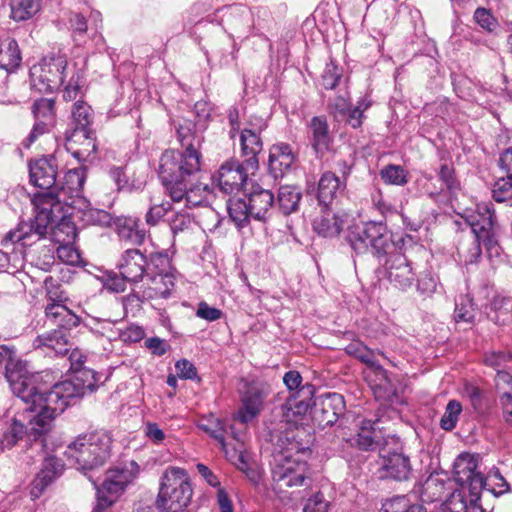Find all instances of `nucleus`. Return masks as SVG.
<instances>
[{
	"mask_svg": "<svg viewBox=\"0 0 512 512\" xmlns=\"http://www.w3.org/2000/svg\"><path fill=\"white\" fill-rule=\"evenodd\" d=\"M213 105L210 101L199 100L194 104V118L170 120L174 126L181 149L165 150L159 160L158 178L174 202L186 198L195 189L197 174L201 171L204 132L212 120Z\"/></svg>",
	"mask_w": 512,
	"mask_h": 512,
	"instance_id": "1",
	"label": "nucleus"
},
{
	"mask_svg": "<svg viewBox=\"0 0 512 512\" xmlns=\"http://www.w3.org/2000/svg\"><path fill=\"white\" fill-rule=\"evenodd\" d=\"M21 402L24 407L21 412L15 414L9 428L3 433L0 447L2 450H10L20 440L26 438L32 449L44 451L47 447V437L54 426L53 410L38 397Z\"/></svg>",
	"mask_w": 512,
	"mask_h": 512,
	"instance_id": "2",
	"label": "nucleus"
},
{
	"mask_svg": "<svg viewBox=\"0 0 512 512\" xmlns=\"http://www.w3.org/2000/svg\"><path fill=\"white\" fill-rule=\"evenodd\" d=\"M32 203L35 216L29 222H19L17 227L10 230L1 240L3 247L13 245L12 253H21L22 256L26 255V247L49 240L45 237L47 229L57 222L58 216L54 212L60 208L61 200L54 191H41L33 195Z\"/></svg>",
	"mask_w": 512,
	"mask_h": 512,
	"instance_id": "3",
	"label": "nucleus"
},
{
	"mask_svg": "<svg viewBox=\"0 0 512 512\" xmlns=\"http://www.w3.org/2000/svg\"><path fill=\"white\" fill-rule=\"evenodd\" d=\"M39 374H49L50 379H46L47 383L36 385L35 397L42 400L48 408L50 407L55 417L87 393L96 391L98 387L97 373L83 366L75 368L69 379L60 382L55 381L51 371L45 370Z\"/></svg>",
	"mask_w": 512,
	"mask_h": 512,
	"instance_id": "4",
	"label": "nucleus"
},
{
	"mask_svg": "<svg viewBox=\"0 0 512 512\" xmlns=\"http://www.w3.org/2000/svg\"><path fill=\"white\" fill-rule=\"evenodd\" d=\"M315 393V385L304 384L302 389L281 405L282 414L288 418L290 411L297 416H303L310 411L311 419L318 428L335 425L346 410L344 397L336 392L320 395Z\"/></svg>",
	"mask_w": 512,
	"mask_h": 512,
	"instance_id": "5",
	"label": "nucleus"
},
{
	"mask_svg": "<svg viewBox=\"0 0 512 512\" xmlns=\"http://www.w3.org/2000/svg\"><path fill=\"white\" fill-rule=\"evenodd\" d=\"M112 439L102 431L79 435L65 451L68 460L73 461L92 483L96 485L93 472L102 467L111 456Z\"/></svg>",
	"mask_w": 512,
	"mask_h": 512,
	"instance_id": "6",
	"label": "nucleus"
},
{
	"mask_svg": "<svg viewBox=\"0 0 512 512\" xmlns=\"http://www.w3.org/2000/svg\"><path fill=\"white\" fill-rule=\"evenodd\" d=\"M5 365V377L13 394L20 401L35 397L36 385L47 383L49 374H39L30 369L29 363L18 358L13 346L0 345V368Z\"/></svg>",
	"mask_w": 512,
	"mask_h": 512,
	"instance_id": "7",
	"label": "nucleus"
},
{
	"mask_svg": "<svg viewBox=\"0 0 512 512\" xmlns=\"http://www.w3.org/2000/svg\"><path fill=\"white\" fill-rule=\"evenodd\" d=\"M377 475L382 481L396 483L409 482L414 477L411 458L399 436L393 434L383 438L379 449Z\"/></svg>",
	"mask_w": 512,
	"mask_h": 512,
	"instance_id": "8",
	"label": "nucleus"
},
{
	"mask_svg": "<svg viewBox=\"0 0 512 512\" xmlns=\"http://www.w3.org/2000/svg\"><path fill=\"white\" fill-rule=\"evenodd\" d=\"M474 234L477 251L473 256H501L503 249L496 231L497 217L492 203H481L461 216Z\"/></svg>",
	"mask_w": 512,
	"mask_h": 512,
	"instance_id": "9",
	"label": "nucleus"
},
{
	"mask_svg": "<svg viewBox=\"0 0 512 512\" xmlns=\"http://www.w3.org/2000/svg\"><path fill=\"white\" fill-rule=\"evenodd\" d=\"M193 495L186 471L178 467L168 468L161 477L155 506L159 512H182Z\"/></svg>",
	"mask_w": 512,
	"mask_h": 512,
	"instance_id": "10",
	"label": "nucleus"
},
{
	"mask_svg": "<svg viewBox=\"0 0 512 512\" xmlns=\"http://www.w3.org/2000/svg\"><path fill=\"white\" fill-rule=\"evenodd\" d=\"M345 239L356 254L387 255L389 231L384 221H367L350 225Z\"/></svg>",
	"mask_w": 512,
	"mask_h": 512,
	"instance_id": "11",
	"label": "nucleus"
},
{
	"mask_svg": "<svg viewBox=\"0 0 512 512\" xmlns=\"http://www.w3.org/2000/svg\"><path fill=\"white\" fill-rule=\"evenodd\" d=\"M479 454L461 453L453 463V479L463 491H468L469 504L481 507L483 474L478 469Z\"/></svg>",
	"mask_w": 512,
	"mask_h": 512,
	"instance_id": "12",
	"label": "nucleus"
},
{
	"mask_svg": "<svg viewBox=\"0 0 512 512\" xmlns=\"http://www.w3.org/2000/svg\"><path fill=\"white\" fill-rule=\"evenodd\" d=\"M299 163L298 149L284 141L272 144L268 150L267 172L275 182L297 169Z\"/></svg>",
	"mask_w": 512,
	"mask_h": 512,
	"instance_id": "13",
	"label": "nucleus"
},
{
	"mask_svg": "<svg viewBox=\"0 0 512 512\" xmlns=\"http://www.w3.org/2000/svg\"><path fill=\"white\" fill-rule=\"evenodd\" d=\"M52 238L48 240L49 244H43L47 248V253L56 256H81L80 250L75 246L78 235L75 223L70 217L61 216L56 225L52 227Z\"/></svg>",
	"mask_w": 512,
	"mask_h": 512,
	"instance_id": "14",
	"label": "nucleus"
},
{
	"mask_svg": "<svg viewBox=\"0 0 512 512\" xmlns=\"http://www.w3.org/2000/svg\"><path fill=\"white\" fill-rule=\"evenodd\" d=\"M72 121L64 132V139L69 144L77 143L81 139L94 140L97 138L94 124V111L85 101L78 100L73 104Z\"/></svg>",
	"mask_w": 512,
	"mask_h": 512,
	"instance_id": "15",
	"label": "nucleus"
},
{
	"mask_svg": "<svg viewBox=\"0 0 512 512\" xmlns=\"http://www.w3.org/2000/svg\"><path fill=\"white\" fill-rule=\"evenodd\" d=\"M251 170L246 167V162L230 159L224 162L217 174L212 176V181L217 182L219 189L226 194L246 191L245 186Z\"/></svg>",
	"mask_w": 512,
	"mask_h": 512,
	"instance_id": "16",
	"label": "nucleus"
},
{
	"mask_svg": "<svg viewBox=\"0 0 512 512\" xmlns=\"http://www.w3.org/2000/svg\"><path fill=\"white\" fill-rule=\"evenodd\" d=\"M346 189L345 181L331 171L324 172L319 181L307 182L306 197L315 198L322 210H327L339 194Z\"/></svg>",
	"mask_w": 512,
	"mask_h": 512,
	"instance_id": "17",
	"label": "nucleus"
},
{
	"mask_svg": "<svg viewBox=\"0 0 512 512\" xmlns=\"http://www.w3.org/2000/svg\"><path fill=\"white\" fill-rule=\"evenodd\" d=\"M30 183L43 191H54L58 186V163L54 154L43 155L28 162Z\"/></svg>",
	"mask_w": 512,
	"mask_h": 512,
	"instance_id": "18",
	"label": "nucleus"
},
{
	"mask_svg": "<svg viewBox=\"0 0 512 512\" xmlns=\"http://www.w3.org/2000/svg\"><path fill=\"white\" fill-rule=\"evenodd\" d=\"M270 394V386L266 383L250 385L241 397L242 406L237 413V419L247 424L255 419L263 410L264 402Z\"/></svg>",
	"mask_w": 512,
	"mask_h": 512,
	"instance_id": "19",
	"label": "nucleus"
},
{
	"mask_svg": "<svg viewBox=\"0 0 512 512\" xmlns=\"http://www.w3.org/2000/svg\"><path fill=\"white\" fill-rule=\"evenodd\" d=\"M42 452L44 457L41 469L31 482L30 496L33 500L38 499L63 474L65 467L60 458L46 453V448Z\"/></svg>",
	"mask_w": 512,
	"mask_h": 512,
	"instance_id": "20",
	"label": "nucleus"
},
{
	"mask_svg": "<svg viewBox=\"0 0 512 512\" xmlns=\"http://www.w3.org/2000/svg\"><path fill=\"white\" fill-rule=\"evenodd\" d=\"M377 272L401 290L411 287L415 279L412 263L408 258H384L382 268H378Z\"/></svg>",
	"mask_w": 512,
	"mask_h": 512,
	"instance_id": "21",
	"label": "nucleus"
},
{
	"mask_svg": "<svg viewBox=\"0 0 512 512\" xmlns=\"http://www.w3.org/2000/svg\"><path fill=\"white\" fill-rule=\"evenodd\" d=\"M224 9L226 10L224 14L225 21L232 30L244 37L255 35V12L251 8L244 4H233Z\"/></svg>",
	"mask_w": 512,
	"mask_h": 512,
	"instance_id": "22",
	"label": "nucleus"
},
{
	"mask_svg": "<svg viewBox=\"0 0 512 512\" xmlns=\"http://www.w3.org/2000/svg\"><path fill=\"white\" fill-rule=\"evenodd\" d=\"M22 56L18 42L7 38L0 43V89L6 87L9 75L21 65Z\"/></svg>",
	"mask_w": 512,
	"mask_h": 512,
	"instance_id": "23",
	"label": "nucleus"
},
{
	"mask_svg": "<svg viewBox=\"0 0 512 512\" xmlns=\"http://www.w3.org/2000/svg\"><path fill=\"white\" fill-rule=\"evenodd\" d=\"M307 462L296 460L288 461L286 465L277 466L272 471L273 480L281 482L285 487H300L308 479Z\"/></svg>",
	"mask_w": 512,
	"mask_h": 512,
	"instance_id": "24",
	"label": "nucleus"
},
{
	"mask_svg": "<svg viewBox=\"0 0 512 512\" xmlns=\"http://www.w3.org/2000/svg\"><path fill=\"white\" fill-rule=\"evenodd\" d=\"M246 199L252 219L259 222H266L272 215L274 206V195L270 190L257 187L249 194Z\"/></svg>",
	"mask_w": 512,
	"mask_h": 512,
	"instance_id": "25",
	"label": "nucleus"
},
{
	"mask_svg": "<svg viewBox=\"0 0 512 512\" xmlns=\"http://www.w3.org/2000/svg\"><path fill=\"white\" fill-rule=\"evenodd\" d=\"M73 208L84 226L111 227L115 218L106 210L92 207L84 198L74 200Z\"/></svg>",
	"mask_w": 512,
	"mask_h": 512,
	"instance_id": "26",
	"label": "nucleus"
},
{
	"mask_svg": "<svg viewBox=\"0 0 512 512\" xmlns=\"http://www.w3.org/2000/svg\"><path fill=\"white\" fill-rule=\"evenodd\" d=\"M240 145L246 167L254 174L259 169L258 155L263 149L261 134L252 130L242 129L240 132Z\"/></svg>",
	"mask_w": 512,
	"mask_h": 512,
	"instance_id": "27",
	"label": "nucleus"
},
{
	"mask_svg": "<svg viewBox=\"0 0 512 512\" xmlns=\"http://www.w3.org/2000/svg\"><path fill=\"white\" fill-rule=\"evenodd\" d=\"M112 226L121 240L140 246L146 238V231L140 228V219L133 216L115 217Z\"/></svg>",
	"mask_w": 512,
	"mask_h": 512,
	"instance_id": "28",
	"label": "nucleus"
},
{
	"mask_svg": "<svg viewBox=\"0 0 512 512\" xmlns=\"http://www.w3.org/2000/svg\"><path fill=\"white\" fill-rule=\"evenodd\" d=\"M62 331L63 330L52 329L51 331L38 335L33 341V346L36 349H47L54 352L55 355H66L72 347L70 341L71 335H67Z\"/></svg>",
	"mask_w": 512,
	"mask_h": 512,
	"instance_id": "29",
	"label": "nucleus"
},
{
	"mask_svg": "<svg viewBox=\"0 0 512 512\" xmlns=\"http://www.w3.org/2000/svg\"><path fill=\"white\" fill-rule=\"evenodd\" d=\"M129 465L130 467H117L107 472V477L102 485L109 493L112 491L119 495L136 478L139 472L138 464L131 461Z\"/></svg>",
	"mask_w": 512,
	"mask_h": 512,
	"instance_id": "30",
	"label": "nucleus"
},
{
	"mask_svg": "<svg viewBox=\"0 0 512 512\" xmlns=\"http://www.w3.org/2000/svg\"><path fill=\"white\" fill-rule=\"evenodd\" d=\"M312 133L311 145L317 158H322L330 149L332 138L327 120L323 116H314L309 124Z\"/></svg>",
	"mask_w": 512,
	"mask_h": 512,
	"instance_id": "31",
	"label": "nucleus"
},
{
	"mask_svg": "<svg viewBox=\"0 0 512 512\" xmlns=\"http://www.w3.org/2000/svg\"><path fill=\"white\" fill-rule=\"evenodd\" d=\"M36 66L41 68L45 77L49 78L48 81L52 83V88L57 90L63 85L67 67V60L64 55L52 54L46 56Z\"/></svg>",
	"mask_w": 512,
	"mask_h": 512,
	"instance_id": "32",
	"label": "nucleus"
},
{
	"mask_svg": "<svg viewBox=\"0 0 512 512\" xmlns=\"http://www.w3.org/2000/svg\"><path fill=\"white\" fill-rule=\"evenodd\" d=\"M135 258H124L125 263L120 264V274L129 282L137 283L144 278L156 282V275L151 273L148 258H140V263L133 261Z\"/></svg>",
	"mask_w": 512,
	"mask_h": 512,
	"instance_id": "33",
	"label": "nucleus"
},
{
	"mask_svg": "<svg viewBox=\"0 0 512 512\" xmlns=\"http://www.w3.org/2000/svg\"><path fill=\"white\" fill-rule=\"evenodd\" d=\"M47 321L55 325L56 330H64L63 333L71 335V330L81 323V318L72 312L67 306H51L45 315Z\"/></svg>",
	"mask_w": 512,
	"mask_h": 512,
	"instance_id": "34",
	"label": "nucleus"
},
{
	"mask_svg": "<svg viewBox=\"0 0 512 512\" xmlns=\"http://www.w3.org/2000/svg\"><path fill=\"white\" fill-rule=\"evenodd\" d=\"M374 430L372 429V424L370 421L363 422L361 430L356 434L353 439L343 438L341 441V446L344 448L356 446L359 450L362 451H375L380 449L382 442L377 440L374 436Z\"/></svg>",
	"mask_w": 512,
	"mask_h": 512,
	"instance_id": "35",
	"label": "nucleus"
},
{
	"mask_svg": "<svg viewBox=\"0 0 512 512\" xmlns=\"http://www.w3.org/2000/svg\"><path fill=\"white\" fill-rule=\"evenodd\" d=\"M302 198L301 189L295 185L280 186L277 195L276 207L287 216L299 210V203Z\"/></svg>",
	"mask_w": 512,
	"mask_h": 512,
	"instance_id": "36",
	"label": "nucleus"
},
{
	"mask_svg": "<svg viewBox=\"0 0 512 512\" xmlns=\"http://www.w3.org/2000/svg\"><path fill=\"white\" fill-rule=\"evenodd\" d=\"M86 166L73 168L67 171L64 175V182L57 186L56 193L60 196L62 193L76 195L82 192L84 183L86 181Z\"/></svg>",
	"mask_w": 512,
	"mask_h": 512,
	"instance_id": "37",
	"label": "nucleus"
},
{
	"mask_svg": "<svg viewBox=\"0 0 512 512\" xmlns=\"http://www.w3.org/2000/svg\"><path fill=\"white\" fill-rule=\"evenodd\" d=\"M347 215H338V214H326L320 217H317L313 221V229L314 231L323 237H335L340 234L343 229L345 220L344 217Z\"/></svg>",
	"mask_w": 512,
	"mask_h": 512,
	"instance_id": "38",
	"label": "nucleus"
},
{
	"mask_svg": "<svg viewBox=\"0 0 512 512\" xmlns=\"http://www.w3.org/2000/svg\"><path fill=\"white\" fill-rule=\"evenodd\" d=\"M199 428L209 434L211 438L216 440L223 450L226 447V435L234 434L233 424L228 419L212 417L211 419L207 420V423L199 424Z\"/></svg>",
	"mask_w": 512,
	"mask_h": 512,
	"instance_id": "39",
	"label": "nucleus"
},
{
	"mask_svg": "<svg viewBox=\"0 0 512 512\" xmlns=\"http://www.w3.org/2000/svg\"><path fill=\"white\" fill-rule=\"evenodd\" d=\"M42 0H10V18L23 22L33 18L41 10Z\"/></svg>",
	"mask_w": 512,
	"mask_h": 512,
	"instance_id": "40",
	"label": "nucleus"
},
{
	"mask_svg": "<svg viewBox=\"0 0 512 512\" xmlns=\"http://www.w3.org/2000/svg\"><path fill=\"white\" fill-rule=\"evenodd\" d=\"M483 480L485 482L482 483L483 491L491 493L496 498L511 492V485L501 474L498 467L493 466L486 476L483 475Z\"/></svg>",
	"mask_w": 512,
	"mask_h": 512,
	"instance_id": "41",
	"label": "nucleus"
},
{
	"mask_svg": "<svg viewBox=\"0 0 512 512\" xmlns=\"http://www.w3.org/2000/svg\"><path fill=\"white\" fill-rule=\"evenodd\" d=\"M438 178L443 186L439 190L429 191L430 197L436 198L444 191H447L450 195H454L461 190V184L456 176L453 165L447 163L442 164L438 171Z\"/></svg>",
	"mask_w": 512,
	"mask_h": 512,
	"instance_id": "42",
	"label": "nucleus"
},
{
	"mask_svg": "<svg viewBox=\"0 0 512 512\" xmlns=\"http://www.w3.org/2000/svg\"><path fill=\"white\" fill-rule=\"evenodd\" d=\"M239 47L233 39L222 43V45L214 50L211 54L206 53L208 62H214L219 67H228L235 63Z\"/></svg>",
	"mask_w": 512,
	"mask_h": 512,
	"instance_id": "43",
	"label": "nucleus"
},
{
	"mask_svg": "<svg viewBox=\"0 0 512 512\" xmlns=\"http://www.w3.org/2000/svg\"><path fill=\"white\" fill-rule=\"evenodd\" d=\"M227 210L230 219L238 229L246 227L252 219V216H250V208L245 198H229L227 201Z\"/></svg>",
	"mask_w": 512,
	"mask_h": 512,
	"instance_id": "44",
	"label": "nucleus"
},
{
	"mask_svg": "<svg viewBox=\"0 0 512 512\" xmlns=\"http://www.w3.org/2000/svg\"><path fill=\"white\" fill-rule=\"evenodd\" d=\"M381 510L383 512H428L423 503L412 502L405 495H397L385 500Z\"/></svg>",
	"mask_w": 512,
	"mask_h": 512,
	"instance_id": "45",
	"label": "nucleus"
},
{
	"mask_svg": "<svg viewBox=\"0 0 512 512\" xmlns=\"http://www.w3.org/2000/svg\"><path fill=\"white\" fill-rule=\"evenodd\" d=\"M45 298L47 300V304L44 308V314H47V311L51 306L54 307H65L66 302L68 301V297L66 293L61 289L60 284L53 283L52 277L46 278L45 280Z\"/></svg>",
	"mask_w": 512,
	"mask_h": 512,
	"instance_id": "46",
	"label": "nucleus"
},
{
	"mask_svg": "<svg viewBox=\"0 0 512 512\" xmlns=\"http://www.w3.org/2000/svg\"><path fill=\"white\" fill-rule=\"evenodd\" d=\"M78 143H80L83 147L74 149V143L69 144L67 141H65L67 151L70 152L71 155L81 163L93 161L96 158V153L98 150L97 138L91 140V143L90 139H81Z\"/></svg>",
	"mask_w": 512,
	"mask_h": 512,
	"instance_id": "47",
	"label": "nucleus"
},
{
	"mask_svg": "<svg viewBox=\"0 0 512 512\" xmlns=\"http://www.w3.org/2000/svg\"><path fill=\"white\" fill-rule=\"evenodd\" d=\"M379 175L388 185L404 186L408 183V171L401 165L388 164L384 166Z\"/></svg>",
	"mask_w": 512,
	"mask_h": 512,
	"instance_id": "48",
	"label": "nucleus"
},
{
	"mask_svg": "<svg viewBox=\"0 0 512 512\" xmlns=\"http://www.w3.org/2000/svg\"><path fill=\"white\" fill-rule=\"evenodd\" d=\"M343 76V68L335 59L330 58L321 74V85L326 90H334Z\"/></svg>",
	"mask_w": 512,
	"mask_h": 512,
	"instance_id": "49",
	"label": "nucleus"
},
{
	"mask_svg": "<svg viewBox=\"0 0 512 512\" xmlns=\"http://www.w3.org/2000/svg\"><path fill=\"white\" fill-rule=\"evenodd\" d=\"M34 120L56 123L55 100L52 98H39L32 104Z\"/></svg>",
	"mask_w": 512,
	"mask_h": 512,
	"instance_id": "50",
	"label": "nucleus"
},
{
	"mask_svg": "<svg viewBox=\"0 0 512 512\" xmlns=\"http://www.w3.org/2000/svg\"><path fill=\"white\" fill-rule=\"evenodd\" d=\"M492 198L497 203H505L512 207V177L504 176L495 181L492 188Z\"/></svg>",
	"mask_w": 512,
	"mask_h": 512,
	"instance_id": "51",
	"label": "nucleus"
},
{
	"mask_svg": "<svg viewBox=\"0 0 512 512\" xmlns=\"http://www.w3.org/2000/svg\"><path fill=\"white\" fill-rule=\"evenodd\" d=\"M475 304L468 295H460L455 301L454 319L456 322H473Z\"/></svg>",
	"mask_w": 512,
	"mask_h": 512,
	"instance_id": "52",
	"label": "nucleus"
},
{
	"mask_svg": "<svg viewBox=\"0 0 512 512\" xmlns=\"http://www.w3.org/2000/svg\"><path fill=\"white\" fill-rule=\"evenodd\" d=\"M462 412V405L457 400H450L445 408V412L440 420V427L445 431H452L458 422L459 415Z\"/></svg>",
	"mask_w": 512,
	"mask_h": 512,
	"instance_id": "53",
	"label": "nucleus"
},
{
	"mask_svg": "<svg viewBox=\"0 0 512 512\" xmlns=\"http://www.w3.org/2000/svg\"><path fill=\"white\" fill-rule=\"evenodd\" d=\"M94 487L96 489V501L92 512H106L116 503L119 495L112 491L109 493L103 485L98 486L96 484Z\"/></svg>",
	"mask_w": 512,
	"mask_h": 512,
	"instance_id": "54",
	"label": "nucleus"
},
{
	"mask_svg": "<svg viewBox=\"0 0 512 512\" xmlns=\"http://www.w3.org/2000/svg\"><path fill=\"white\" fill-rule=\"evenodd\" d=\"M399 251V252H407L412 250L413 248H417L416 253H420V249L423 248L422 245H418L417 239H415L412 235L409 234H390L389 233V243Z\"/></svg>",
	"mask_w": 512,
	"mask_h": 512,
	"instance_id": "55",
	"label": "nucleus"
},
{
	"mask_svg": "<svg viewBox=\"0 0 512 512\" xmlns=\"http://www.w3.org/2000/svg\"><path fill=\"white\" fill-rule=\"evenodd\" d=\"M49 78L45 77L41 68L34 65L30 69V86L31 89L39 93H52L55 91L52 88V83L48 81Z\"/></svg>",
	"mask_w": 512,
	"mask_h": 512,
	"instance_id": "56",
	"label": "nucleus"
},
{
	"mask_svg": "<svg viewBox=\"0 0 512 512\" xmlns=\"http://www.w3.org/2000/svg\"><path fill=\"white\" fill-rule=\"evenodd\" d=\"M172 209V203L164 201L150 206L145 214V222L149 226H156Z\"/></svg>",
	"mask_w": 512,
	"mask_h": 512,
	"instance_id": "57",
	"label": "nucleus"
},
{
	"mask_svg": "<svg viewBox=\"0 0 512 512\" xmlns=\"http://www.w3.org/2000/svg\"><path fill=\"white\" fill-rule=\"evenodd\" d=\"M475 22L485 31L494 32L499 26L498 20L489 9L478 7L473 14Z\"/></svg>",
	"mask_w": 512,
	"mask_h": 512,
	"instance_id": "58",
	"label": "nucleus"
},
{
	"mask_svg": "<svg viewBox=\"0 0 512 512\" xmlns=\"http://www.w3.org/2000/svg\"><path fill=\"white\" fill-rule=\"evenodd\" d=\"M56 123L42 121V120H34V125L28 134V136L23 140L22 145L24 148L28 149L30 146L42 135L50 133Z\"/></svg>",
	"mask_w": 512,
	"mask_h": 512,
	"instance_id": "59",
	"label": "nucleus"
},
{
	"mask_svg": "<svg viewBox=\"0 0 512 512\" xmlns=\"http://www.w3.org/2000/svg\"><path fill=\"white\" fill-rule=\"evenodd\" d=\"M512 361V353L506 351H493L485 354L484 364L491 367L498 372V370H504L506 364Z\"/></svg>",
	"mask_w": 512,
	"mask_h": 512,
	"instance_id": "60",
	"label": "nucleus"
},
{
	"mask_svg": "<svg viewBox=\"0 0 512 512\" xmlns=\"http://www.w3.org/2000/svg\"><path fill=\"white\" fill-rule=\"evenodd\" d=\"M83 74L80 71H76L70 78L68 84L63 90V99L65 101H73L81 93L83 86Z\"/></svg>",
	"mask_w": 512,
	"mask_h": 512,
	"instance_id": "61",
	"label": "nucleus"
},
{
	"mask_svg": "<svg viewBox=\"0 0 512 512\" xmlns=\"http://www.w3.org/2000/svg\"><path fill=\"white\" fill-rule=\"evenodd\" d=\"M464 392L468 397L473 409L478 413H483L486 409L484 405V392L478 386L467 384L464 387Z\"/></svg>",
	"mask_w": 512,
	"mask_h": 512,
	"instance_id": "62",
	"label": "nucleus"
},
{
	"mask_svg": "<svg viewBox=\"0 0 512 512\" xmlns=\"http://www.w3.org/2000/svg\"><path fill=\"white\" fill-rule=\"evenodd\" d=\"M109 176L113 180L118 191H132L133 184L130 183L129 177L123 167H112L109 170Z\"/></svg>",
	"mask_w": 512,
	"mask_h": 512,
	"instance_id": "63",
	"label": "nucleus"
},
{
	"mask_svg": "<svg viewBox=\"0 0 512 512\" xmlns=\"http://www.w3.org/2000/svg\"><path fill=\"white\" fill-rule=\"evenodd\" d=\"M329 503L321 492L310 497L303 507V512H327Z\"/></svg>",
	"mask_w": 512,
	"mask_h": 512,
	"instance_id": "64",
	"label": "nucleus"
}]
</instances>
